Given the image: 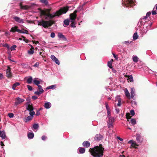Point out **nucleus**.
<instances>
[{
    "instance_id": "obj_1",
    "label": "nucleus",
    "mask_w": 157,
    "mask_h": 157,
    "mask_svg": "<svg viewBox=\"0 0 157 157\" xmlns=\"http://www.w3.org/2000/svg\"><path fill=\"white\" fill-rule=\"evenodd\" d=\"M69 7L68 6L64 7L52 14L50 13L51 9H45L40 11V15L46 20L51 19L56 16L59 17L62 14L66 13L68 10Z\"/></svg>"
},
{
    "instance_id": "obj_2",
    "label": "nucleus",
    "mask_w": 157,
    "mask_h": 157,
    "mask_svg": "<svg viewBox=\"0 0 157 157\" xmlns=\"http://www.w3.org/2000/svg\"><path fill=\"white\" fill-rule=\"evenodd\" d=\"M104 148L101 145L96 146L92 148H90L89 151L93 156L96 157H102L103 155Z\"/></svg>"
},
{
    "instance_id": "obj_3",
    "label": "nucleus",
    "mask_w": 157,
    "mask_h": 157,
    "mask_svg": "<svg viewBox=\"0 0 157 157\" xmlns=\"http://www.w3.org/2000/svg\"><path fill=\"white\" fill-rule=\"evenodd\" d=\"M77 12L78 10H76L74 11L73 13H71L70 15V22L72 23L71 24V27L73 28L75 27V21L76 18L77 16L76 13Z\"/></svg>"
},
{
    "instance_id": "obj_4",
    "label": "nucleus",
    "mask_w": 157,
    "mask_h": 157,
    "mask_svg": "<svg viewBox=\"0 0 157 157\" xmlns=\"http://www.w3.org/2000/svg\"><path fill=\"white\" fill-rule=\"evenodd\" d=\"M37 21L38 25H41L45 28L48 26H51L52 25L50 21H45L41 20Z\"/></svg>"
},
{
    "instance_id": "obj_5",
    "label": "nucleus",
    "mask_w": 157,
    "mask_h": 157,
    "mask_svg": "<svg viewBox=\"0 0 157 157\" xmlns=\"http://www.w3.org/2000/svg\"><path fill=\"white\" fill-rule=\"evenodd\" d=\"M123 4L124 7H128L129 6H132L134 5V2L132 0H124Z\"/></svg>"
},
{
    "instance_id": "obj_6",
    "label": "nucleus",
    "mask_w": 157,
    "mask_h": 157,
    "mask_svg": "<svg viewBox=\"0 0 157 157\" xmlns=\"http://www.w3.org/2000/svg\"><path fill=\"white\" fill-rule=\"evenodd\" d=\"M29 114L30 115L28 116L24 120L25 122H27L32 120L33 117V115H35V112L32 111V112H30Z\"/></svg>"
},
{
    "instance_id": "obj_7",
    "label": "nucleus",
    "mask_w": 157,
    "mask_h": 157,
    "mask_svg": "<svg viewBox=\"0 0 157 157\" xmlns=\"http://www.w3.org/2000/svg\"><path fill=\"white\" fill-rule=\"evenodd\" d=\"M25 100L24 99L19 97H17L15 99L14 104L16 105H17L23 102Z\"/></svg>"
},
{
    "instance_id": "obj_8",
    "label": "nucleus",
    "mask_w": 157,
    "mask_h": 157,
    "mask_svg": "<svg viewBox=\"0 0 157 157\" xmlns=\"http://www.w3.org/2000/svg\"><path fill=\"white\" fill-rule=\"evenodd\" d=\"M38 89L39 90V91H37L34 92V94L37 95H39L40 94L43 93L44 90L43 89L42 87L40 85H38Z\"/></svg>"
},
{
    "instance_id": "obj_9",
    "label": "nucleus",
    "mask_w": 157,
    "mask_h": 157,
    "mask_svg": "<svg viewBox=\"0 0 157 157\" xmlns=\"http://www.w3.org/2000/svg\"><path fill=\"white\" fill-rule=\"evenodd\" d=\"M105 107L107 110V117H111V110L107 102L105 103Z\"/></svg>"
},
{
    "instance_id": "obj_10",
    "label": "nucleus",
    "mask_w": 157,
    "mask_h": 157,
    "mask_svg": "<svg viewBox=\"0 0 157 157\" xmlns=\"http://www.w3.org/2000/svg\"><path fill=\"white\" fill-rule=\"evenodd\" d=\"M128 144H131L130 147H134L135 148H136L137 147H136V146H138V145L136 144V141H133L132 140H131L128 141Z\"/></svg>"
},
{
    "instance_id": "obj_11",
    "label": "nucleus",
    "mask_w": 157,
    "mask_h": 157,
    "mask_svg": "<svg viewBox=\"0 0 157 157\" xmlns=\"http://www.w3.org/2000/svg\"><path fill=\"white\" fill-rule=\"evenodd\" d=\"M13 18L16 21L19 23L22 24L24 23V20L18 17L15 16L13 17Z\"/></svg>"
},
{
    "instance_id": "obj_12",
    "label": "nucleus",
    "mask_w": 157,
    "mask_h": 157,
    "mask_svg": "<svg viewBox=\"0 0 157 157\" xmlns=\"http://www.w3.org/2000/svg\"><path fill=\"white\" fill-rule=\"evenodd\" d=\"M51 58L52 60L55 62L56 64L59 65L60 64V62L58 59L53 55H52L51 56Z\"/></svg>"
},
{
    "instance_id": "obj_13",
    "label": "nucleus",
    "mask_w": 157,
    "mask_h": 157,
    "mask_svg": "<svg viewBox=\"0 0 157 157\" xmlns=\"http://www.w3.org/2000/svg\"><path fill=\"white\" fill-rule=\"evenodd\" d=\"M27 106L26 107V109L28 110L30 112L33 111L34 108L32 105H30L29 102H28L27 104Z\"/></svg>"
},
{
    "instance_id": "obj_14",
    "label": "nucleus",
    "mask_w": 157,
    "mask_h": 157,
    "mask_svg": "<svg viewBox=\"0 0 157 157\" xmlns=\"http://www.w3.org/2000/svg\"><path fill=\"white\" fill-rule=\"evenodd\" d=\"M103 137V136L101 134H97L94 137V139L95 140L98 141L101 140Z\"/></svg>"
},
{
    "instance_id": "obj_15",
    "label": "nucleus",
    "mask_w": 157,
    "mask_h": 157,
    "mask_svg": "<svg viewBox=\"0 0 157 157\" xmlns=\"http://www.w3.org/2000/svg\"><path fill=\"white\" fill-rule=\"evenodd\" d=\"M58 36L61 40L65 41L67 40V39L66 37L61 33H59L58 34Z\"/></svg>"
},
{
    "instance_id": "obj_16",
    "label": "nucleus",
    "mask_w": 157,
    "mask_h": 157,
    "mask_svg": "<svg viewBox=\"0 0 157 157\" xmlns=\"http://www.w3.org/2000/svg\"><path fill=\"white\" fill-rule=\"evenodd\" d=\"M18 27L17 26H14V27H12L11 29L10 30V32H12L13 33H14L15 32H17L19 33V31L18 30H20L19 29H18Z\"/></svg>"
},
{
    "instance_id": "obj_17",
    "label": "nucleus",
    "mask_w": 157,
    "mask_h": 157,
    "mask_svg": "<svg viewBox=\"0 0 157 157\" xmlns=\"http://www.w3.org/2000/svg\"><path fill=\"white\" fill-rule=\"evenodd\" d=\"M11 70L10 68L8 67V68L6 70V76L8 78H10L11 76V73L10 72Z\"/></svg>"
},
{
    "instance_id": "obj_18",
    "label": "nucleus",
    "mask_w": 157,
    "mask_h": 157,
    "mask_svg": "<svg viewBox=\"0 0 157 157\" xmlns=\"http://www.w3.org/2000/svg\"><path fill=\"white\" fill-rule=\"evenodd\" d=\"M34 48L33 47V46H31V48L30 49V50H28L27 51V52L29 55H32L33 54L34 52Z\"/></svg>"
},
{
    "instance_id": "obj_19",
    "label": "nucleus",
    "mask_w": 157,
    "mask_h": 157,
    "mask_svg": "<svg viewBox=\"0 0 157 157\" xmlns=\"http://www.w3.org/2000/svg\"><path fill=\"white\" fill-rule=\"evenodd\" d=\"M44 106L45 108L48 109L51 107V104L49 102H47L45 103Z\"/></svg>"
},
{
    "instance_id": "obj_20",
    "label": "nucleus",
    "mask_w": 157,
    "mask_h": 157,
    "mask_svg": "<svg viewBox=\"0 0 157 157\" xmlns=\"http://www.w3.org/2000/svg\"><path fill=\"white\" fill-rule=\"evenodd\" d=\"M83 146L86 147H88L90 146V144L88 141H84L82 143Z\"/></svg>"
},
{
    "instance_id": "obj_21",
    "label": "nucleus",
    "mask_w": 157,
    "mask_h": 157,
    "mask_svg": "<svg viewBox=\"0 0 157 157\" xmlns=\"http://www.w3.org/2000/svg\"><path fill=\"white\" fill-rule=\"evenodd\" d=\"M18 31H19V33H20L27 34H29L28 31L24 29H22L21 30L20 29V30Z\"/></svg>"
},
{
    "instance_id": "obj_22",
    "label": "nucleus",
    "mask_w": 157,
    "mask_h": 157,
    "mask_svg": "<svg viewBox=\"0 0 157 157\" xmlns=\"http://www.w3.org/2000/svg\"><path fill=\"white\" fill-rule=\"evenodd\" d=\"M125 94L127 98L130 99L131 98L130 93L127 89L126 88L125 90Z\"/></svg>"
},
{
    "instance_id": "obj_23",
    "label": "nucleus",
    "mask_w": 157,
    "mask_h": 157,
    "mask_svg": "<svg viewBox=\"0 0 157 157\" xmlns=\"http://www.w3.org/2000/svg\"><path fill=\"white\" fill-rule=\"evenodd\" d=\"M135 90L134 88H132L131 89V98L132 99H134V96H135Z\"/></svg>"
},
{
    "instance_id": "obj_24",
    "label": "nucleus",
    "mask_w": 157,
    "mask_h": 157,
    "mask_svg": "<svg viewBox=\"0 0 157 157\" xmlns=\"http://www.w3.org/2000/svg\"><path fill=\"white\" fill-rule=\"evenodd\" d=\"M34 136V134L33 132H29L28 134V137L29 139H33Z\"/></svg>"
},
{
    "instance_id": "obj_25",
    "label": "nucleus",
    "mask_w": 157,
    "mask_h": 157,
    "mask_svg": "<svg viewBox=\"0 0 157 157\" xmlns=\"http://www.w3.org/2000/svg\"><path fill=\"white\" fill-rule=\"evenodd\" d=\"M20 85V83L18 82H17L14 83L12 86V89L13 90H16V87H17V86H18Z\"/></svg>"
},
{
    "instance_id": "obj_26",
    "label": "nucleus",
    "mask_w": 157,
    "mask_h": 157,
    "mask_svg": "<svg viewBox=\"0 0 157 157\" xmlns=\"http://www.w3.org/2000/svg\"><path fill=\"white\" fill-rule=\"evenodd\" d=\"M33 82L34 83L38 86V85H39V84L40 83V82L39 80L37 79V78H35L34 79Z\"/></svg>"
},
{
    "instance_id": "obj_27",
    "label": "nucleus",
    "mask_w": 157,
    "mask_h": 157,
    "mask_svg": "<svg viewBox=\"0 0 157 157\" xmlns=\"http://www.w3.org/2000/svg\"><path fill=\"white\" fill-rule=\"evenodd\" d=\"M139 58L136 56H133L132 57V60L135 63H137L138 62Z\"/></svg>"
},
{
    "instance_id": "obj_28",
    "label": "nucleus",
    "mask_w": 157,
    "mask_h": 157,
    "mask_svg": "<svg viewBox=\"0 0 157 157\" xmlns=\"http://www.w3.org/2000/svg\"><path fill=\"white\" fill-rule=\"evenodd\" d=\"M71 20H70V19L68 20V19H66L64 21V24L66 25L67 26L69 24V22H70Z\"/></svg>"
},
{
    "instance_id": "obj_29",
    "label": "nucleus",
    "mask_w": 157,
    "mask_h": 157,
    "mask_svg": "<svg viewBox=\"0 0 157 157\" xmlns=\"http://www.w3.org/2000/svg\"><path fill=\"white\" fill-rule=\"evenodd\" d=\"M108 118L109 119V122L113 123L114 121V117H108Z\"/></svg>"
},
{
    "instance_id": "obj_30",
    "label": "nucleus",
    "mask_w": 157,
    "mask_h": 157,
    "mask_svg": "<svg viewBox=\"0 0 157 157\" xmlns=\"http://www.w3.org/2000/svg\"><path fill=\"white\" fill-rule=\"evenodd\" d=\"M79 152L80 153L83 154L85 152V149L83 147H81L79 149Z\"/></svg>"
},
{
    "instance_id": "obj_31",
    "label": "nucleus",
    "mask_w": 157,
    "mask_h": 157,
    "mask_svg": "<svg viewBox=\"0 0 157 157\" xmlns=\"http://www.w3.org/2000/svg\"><path fill=\"white\" fill-rule=\"evenodd\" d=\"M20 6L21 9H22L26 10L28 8V6H27L25 5L23 6L21 4H20Z\"/></svg>"
},
{
    "instance_id": "obj_32",
    "label": "nucleus",
    "mask_w": 157,
    "mask_h": 157,
    "mask_svg": "<svg viewBox=\"0 0 157 157\" xmlns=\"http://www.w3.org/2000/svg\"><path fill=\"white\" fill-rule=\"evenodd\" d=\"M112 61H108V66L109 67L111 68H112L113 67H112V61H113V59L111 60Z\"/></svg>"
},
{
    "instance_id": "obj_33",
    "label": "nucleus",
    "mask_w": 157,
    "mask_h": 157,
    "mask_svg": "<svg viewBox=\"0 0 157 157\" xmlns=\"http://www.w3.org/2000/svg\"><path fill=\"white\" fill-rule=\"evenodd\" d=\"M33 79L32 77H30L27 80V82L29 84H31L32 82Z\"/></svg>"
},
{
    "instance_id": "obj_34",
    "label": "nucleus",
    "mask_w": 157,
    "mask_h": 157,
    "mask_svg": "<svg viewBox=\"0 0 157 157\" xmlns=\"http://www.w3.org/2000/svg\"><path fill=\"white\" fill-rule=\"evenodd\" d=\"M138 35L137 33H135L133 35V39L134 40H136L138 38Z\"/></svg>"
},
{
    "instance_id": "obj_35",
    "label": "nucleus",
    "mask_w": 157,
    "mask_h": 157,
    "mask_svg": "<svg viewBox=\"0 0 157 157\" xmlns=\"http://www.w3.org/2000/svg\"><path fill=\"white\" fill-rule=\"evenodd\" d=\"M56 86V85H52L51 86H48L46 88V90L54 89Z\"/></svg>"
},
{
    "instance_id": "obj_36",
    "label": "nucleus",
    "mask_w": 157,
    "mask_h": 157,
    "mask_svg": "<svg viewBox=\"0 0 157 157\" xmlns=\"http://www.w3.org/2000/svg\"><path fill=\"white\" fill-rule=\"evenodd\" d=\"M40 1L42 3H44L46 5H47L48 4L47 0H40Z\"/></svg>"
},
{
    "instance_id": "obj_37",
    "label": "nucleus",
    "mask_w": 157,
    "mask_h": 157,
    "mask_svg": "<svg viewBox=\"0 0 157 157\" xmlns=\"http://www.w3.org/2000/svg\"><path fill=\"white\" fill-rule=\"evenodd\" d=\"M17 48V46L15 45H14L12 46L10 48V49L11 51H14L16 50V48Z\"/></svg>"
},
{
    "instance_id": "obj_38",
    "label": "nucleus",
    "mask_w": 157,
    "mask_h": 157,
    "mask_svg": "<svg viewBox=\"0 0 157 157\" xmlns=\"http://www.w3.org/2000/svg\"><path fill=\"white\" fill-rule=\"evenodd\" d=\"M39 127V125L38 124H35L33 125V128L34 129H37Z\"/></svg>"
},
{
    "instance_id": "obj_39",
    "label": "nucleus",
    "mask_w": 157,
    "mask_h": 157,
    "mask_svg": "<svg viewBox=\"0 0 157 157\" xmlns=\"http://www.w3.org/2000/svg\"><path fill=\"white\" fill-rule=\"evenodd\" d=\"M128 82H132L133 81V78L132 75H130L127 79Z\"/></svg>"
},
{
    "instance_id": "obj_40",
    "label": "nucleus",
    "mask_w": 157,
    "mask_h": 157,
    "mask_svg": "<svg viewBox=\"0 0 157 157\" xmlns=\"http://www.w3.org/2000/svg\"><path fill=\"white\" fill-rule=\"evenodd\" d=\"M131 122L133 125H134L136 124V121L135 119H132L131 120Z\"/></svg>"
},
{
    "instance_id": "obj_41",
    "label": "nucleus",
    "mask_w": 157,
    "mask_h": 157,
    "mask_svg": "<svg viewBox=\"0 0 157 157\" xmlns=\"http://www.w3.org/2000/svg\"><path fill=\"white\" fill-rule=\"evenodd\" d=\"M2 46L4 47H6L8 50L10 49V47L8 44L6 43L3 44L2 45Z\"/></svg>"
},
{
    "instance_id": "obj_42",
    "label": "nucleus",
    "mask_w": 157,
    "mask_h": 157,
    "mask_svg": "<svg viewBox=\"0 0 157 157\" xmlns=\"http://www.w3.org/2000/svg\"><path fill=\"white\" fill-rule=\"evenodd\" d=\"M117 101H118V103L117 104V105L118 106H120L121 105V98H118Z\"/></svg>"
},
{
    "instance_id": "obj_43",
    "label": "nucleus",
    "mask_w": 157,
    "mask_h": 157,
    "mask_svg": "<svg viewBox=\"0 0 157 157\" xmlns=\"http://www.w3.org/2000/svg\"><path fill=\"white\" fill-rule=\"evenodd\" d=\"M126 118L127 119L128 121V119H130L131 118V116H130V114L129 113H126Z\"/></svg>"
},
{
    "instance_id": "obj_44",
    "label": "nucleus",
    "mask_w": 157,
    "mask_h": 157,
    "mask_svg": "<svg viewBox=\"0 0 157 157\" xmlns=\"http://www.w3.org/2000/svg\"><path fill=\"white\" fill-rule=\"evenodd\" d=\"M8 116L10 118H13L14 116V114L13 113H9L8 114Z\"/></svg>"
},
{
    "instance_id": "obj_45",
    "label": "nucleus",
    "mask_w": 157,
    "mask_h": 157,
    "mask_svg": "<svg viewBox=\"0 0 157 157\" xmlns=\"http://www.w3.org/2000/svg\"><path fill=\"white\" fill-rule=\"evenodd\" d=\"M147 16H144L142 18H141L140 19V20L139 21L141 23H142V19H143V20H145L147 18Z\"/></svg>"
},
{
    "instance_id": "obj_46",
    "label": "nucleus",
    "mask_w": 157,
    "mask_h": 157,
    "mask_svg": "<svg viewBox=\"0 0 157 157\" xmlns=\"http://www.w3.org/2000/svg\"><path fill=\"white\" fill-rule=\"evenodd\" d=\"M130 113L131 115L132 116H134L135 114L134 111L133 109L131 110H130Z\"/></svg>"
},
{
    "instance_id": "obj_47",
    "label": "nucleus",
    "mask_w": 157,
    "mask_h": 157,
    "mask_svg": "<svg viewBox=\"0 0 157 157\" xmlns=\"http://www.w3.org/2000/svg\"><path fill=\"white\" fill-rule=\"evenodd\" d=\"M27 86L28 89L29 91H32L33 90V88L30 85H27Z\"/></svg>"
},
{
    "instance_id": "obj_48",
    "label": "nucleus",
    "mask_w": 157,
    "mask_h": 157,
    "mask_svg": "<svg viewBox=\"0 0 157 157\" xmlns=\"http://www.w3.org/2000/svg\"><path fill=\"white\" fill-rule=\"evenodd\" d=\"M50 36L52 38L55 37V33L53 32H52V33H51Z\"/></svg>"
},
{
    "instance_id": "obj_49",
    "label": "nucleus",
    "mask_w": 157,
    "mask_h": 157,
    "mask_svg": "<svg viewBox=\"0 0 157 157\" xmlns=\"http://www.w3.org/2000/svg\"><path fill=\"white\" fill-rule=\"evenodd\" d=\"M113 123H109L108 125V127L109 128H111L113 127Z\"/></svg>"
},
{
    "instance_id": "obj_50",
    "label": "nucleus",
    "mask_w": 157,
    "mask_h": 157,
    "mask_svg": "<svg viewBox=\"0 0 157 157\" xmlns=\"http://www.w3.org/2000/svg\"><path fill=\"white\" fill-rule=\"evenodd\" d=\"M39 63L38 62H36L34 65H33V67H38L39 66Z\"/></svg>"
},
{
    "instance_id": "obj_51",
    "label": "nucleus",
    "mask_w": 157,
    "mask_h": 157,
    "mask_svg": "<svg viewBox=\"0 0 157 157\" xmlns=\"http://www.w3.org/2000/svg\"><path fill=\"white\" fill-rule=\"evenodd\" d=\"M41 138H42V139L43 140H46V137L45 136H43L42 137H41Z\"/></svg>"
},
{
    "instance_id": "obj_52",
    "label": "nucleus",
    "mask_w": 157,
    "mask_h": 157,
    "mask_svg": "<svg viewBox=\"0 0 157 157\" xmlns=\"http://www.w3.org/2000/svg\"><path fill=\"white\" fill-rule=\"evenodd\" d=\"M151 14V12H148L147 13V14H146V16H147V17H148Z\"/></svg>"
},
{
    "instance_id": "obj_53",
    "label": "nucleus",
    "mask_w": 157,
    "mask_h": 157,
    "mask_svg": "<svg viewBox=\"0 0 157 157\" xmlns=\"http://www.w3.org/2000/svg\"><path fill=\"white\" fill-rule=\"evenodd\" d=\"M40 110H37L36 112V115L37 116H38L40 115Z\"/></svg>"
},
{
    "instance_id": "obj_54",
    "label": "nucleus",
    "mask_w": 157,
    "mask_h": 157,
    "mask_svg": "<svg viewBox=\"0 0 157 157\" xmlns=\"http://www.w3.org/2000/svg\"><path fill=\"white\" fill-rule=\"evenodd\" d=\"M32 98L33 100H36L37 98V97L36 96H33L32 97Z\"/></svg>"
},
{
    "instance_id": "obj_55",
    "label": "nucleus",
    "mask_w": 157,
    "mask_h": 157,
    "mask_svg": "<svg viewBox=\"0 0 157 157\" xmlns=\"http://www.w3.org/2000/svg\"><path fill=\"white\" fill-rule=\"evenodd\" d=\"M140 136H137V137H136V140L138 141H140Z\"/></svg>"
},
{
    "instance_id": "obj_56",
    "label": "nucleus",
    "mask_w": 157,
    "mask_h": 157,
    "mask_svg": "<svg viewBox=\"0 0 157 157\" xmlns=\"http://www.w3.org/2000/svg\"><path fill=\"white\" fill-rule=\"evenodd\" d=\"M115 110H116V112L117 113H119L120 110L119 109H117V108Z\"/></svg>"
},
{
    "instance_id": "obj_57",
    "label": "nucleus",
    "mask_w": 157,
    "mask_h": 157,
    "mask_svg": "<svg viewBox=\"0 0 157 157\" xmlns=\"http://www.w3.org/2000/svg\"><path fill=\"white\" fill-rule=\"evenodd\" d=\"M117 139H118L119 140L121 141H123V139L122 138H120V137H119V136H117Z\"/></svg>"
},
{
    "instance_id": "obj_58",
    "label": "nucleus",
    "mask_w": 157,
    "mask_h": 157,
    "mask_svg": "<svg viewBox=\"0 0 157 157\" xmlns=\"http://www.w3.org/2000/svg\"><path fill=\"white\" fill-rule=\"evenodd\" d=\"M3 78V75L2 74L0 73V79H2Z\"/></svg>"
},
{
    "instance_id": "obj_59",
    "label": "nucleus",
    "mask_w": 157,
    "mask_h": 157,
    "mask_svg": "<svg viewBox=\"0 0 157 157\" xmlns=\"http://www.w3.org/2000/svg\"><path fill=\"white\" fill-rule=\"evenodd\" d=\"M152 13L153 15H155L157 13L155 11H152Z\"/></svg>"
},
{
    "instance_id": "obj_60",
    "label": "nucleus",
    "mask_w": 157,
    "mask_h": 157,
    "mask_svg": "<svg viewBox=\"0 0 157 157\" xmlns=\"http://www.w3.org/2000/svg\"><path fill=\"white\" fill-rule=\"evenodd\" d=\"M119 157H125V156L123 155H120Z\"/></svg>"
},
{
    "instance_id": "obj_61",
    "label": "nucleus",
    "mask_w": 157,
    "mask_h": 157,
    "mask_svg": "<svg viewBox=\"0 0 157 157\" xmlns=\"http://www.w3.org/2000/svg\"><path fill=\"white\" fill-rule=\"evenodd\" d=\"M10 58H11V57H10V56H9V57H8V58H9V60H11V61H12V62H14V61L12 60Z\"/></svg>"
},
{
    "instance_id": "obj_62",
    "label": "nucleus",
    "mask_w": 157,
    "mask_h": 157,
    "mask_svg": "<svg viewBox=\"0 0 157 157\" xmlns=\"http://www.w3.org/2000/svg\"><path fill=\"white\" fill-rule=\"evenodd\" d=\"M112 69L113 70V72H114V73H115L116 72V71L115 70H113V68H112Z\"/></svg>"
},
{
    "instance_id": "obj_63",
    "label": "nucleus",
    "mask_w": 157,
    "mask_h": 157,
    "mask_svg": "<svg viewBox=\"0 0 157 157\" xmlns=\"http://www.w3.org/2000/svg\"><path fill=\"white\" fill-rule=\"evenodd\" d=\"M3 143L2 142H1V146H3L4 145Z\"/></svg>"
},
{
    "instance_id": "obj_64",
    "label": "nucleus",
    "mask_w": 157,
    "mask_h": 157,
    "mask_svg": "<svg viewBox=\"0 0 157 157\" xmlns=\"http://www.w3.org/2000/svg\"><path fill=\"white\" fill-rule=\"evenodd\" d=\"M113 56H114V58H116V56L115 55V54H113Z\"/></svg>"
}]
</instances>
